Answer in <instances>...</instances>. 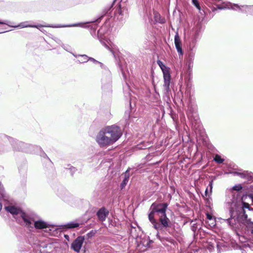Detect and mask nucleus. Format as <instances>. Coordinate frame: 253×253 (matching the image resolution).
Returning <instances> with one entry per match:
<instances>
[{
	"instance_id": "obj_16",
	"label": "nucleus",
	"mask_w": 253,
	"mask_h": 253,
	"mask_svg": "<svg viewBox=\"0 0 253 253\" xmlns=\"http://www.w3.org/2000/svg\"><path fill=\"white\" fill-rule=\"evenodd\" d=\"M109 214V211L104 208H102L98 210L97 215L98 219L102 221L105 220L106 217Z\"/></svg>"
},
{
	"instance_id": "obj_33",
	"label": "nucleus",
	"mask_w": 253,
	"mask_h": 253,
	"mask_svg": "<svg viewBox=\"0 0 253 253\" xmlns=\"http://www.w3.org/2000/svg\"><path fill=\"white\" fill-rule=\"evenodd\" d=\"M193 3L198 8L200 9V6L197 0H192Z\"/></svg>"
},
{
	"instance_id": "obj_27",
	"label": "nucleus",
	"mask_w": 253,
	"mask_h": 253,
	"mask_svg": "<svg viewBox=\"0 0 253 253\" xmlns=\"http://www.w3.org/2000/svg\"><path fill=\"white\" fill-rule=\"evenodd\" d=\"M212 183H213V180H211L210 181V183H209V186L208 187V188L206 189V191H205V195L206 196H208V188L209 187L210 188V194L212 192Z\"/></svg>"
},
{
	"instance_id": "obj_40",
	"label": "nucleus",
	"mask_w": 253,
	"mask_h": 253,
	"mask_svg": "<svg viewBox=\"0 0 253 253\" xmlns=\"http://www.w3.org/2000/svg\"><path fill=\"white\" fill-rule=\"evenodd\" d=\"M2 209V205H1V203L0 202V211H1Z\"/></svg>"
},
{
	"instance_id": "obj_34",
	"label": "nucleus",
	"mask_w": 253,
	"mask_h": 253,
	"mask_svg": "<svg viewBox=\"0 0 253 253\" xmlns=\"http://www.w3.org/2000/svg\"><path fill=\"white\" fill-rule=\"evenodd\" d=\"M193 61H188V66L189 69L193 67Z\"/></svg>"
},
{
	"instance_id": "obj_36",
	"label": "nucleus",
	"mask_w": 253,
	"mask_h": 253,
	"mask_svg": "<svg viewBox=\"0 0 253 253\" xmlns=\"http://www.w3.org/2000/svg\"><path fill=\"white\" fill-rule=\"evenodd\" d=\"M88 60L92 61H93V62H95V63H97L98 62L97 61H96L95 59H94V58H91V57H88Z\"/></svg>"
},
{
	"instance_id": "obj_39",
	"label": "nucleus",
	"mask_w": 253,
	"mask_h": 253,
	"mask_svg": "<svg viewBox=\"0 0 253 253\" xmlns=\"http://www.w3.org/2000/svg\"><path fill=\"white\" fill-rule=\"evenodd\" d=\"M62 47L64 49H65L66 50H68V48H67V46H65V45L63 44L62 45Z\"/></svg>"
},
{
	"instance_id": "obj_24",
	"label": "nucleus",
	"mask_w": 253,
	"mask_h": 253,
	"mask_svg": "<svg viewBox=\"0 0 253 253\" xmlns=\"http://www.w3.org/2000/svg\"><path fill=\"white\" fill-rule=\"evenodd\" d=\"M199 37V31L197 30H194L192 31L190 39H195L197 41Z\"/></svg>"
},
{
	"instance_id": "obj_30",
	"label": "nucleus",
	"mask_w": 253,
	"mask_h": 253,
	"mask_svg": "<svg viewBox=\"0 0 253 253\" xmlns=\"http://www.w3.org/2000/svg\"><path fill=\"white\" fill-rule=\"evenodd\" d=\"M214 243L213 242H209L208 243V245L207 246V248L210 251V252H211L214 248Z\"/></svg>"
},
{
	"instance_id": "obj_8",
	"label": "nucleus",
	"mask_w": 253,
	"mask_h": 253,
	"mask_svg": "<svg viewBox=\"0 0 253 253\" xmlns=\"http://www.w3.org/2000/svg\"><path fill=\"white\" fill-rule=\"evenodd\" d=\"M223 6L218 5L219 9L228 8L232 9L235 10H238L242 12H245L247 14L253 15V6L251 5H241L240 6L237 4H233L231 2H227L223 4Z\"/></svg>"
},
{
	"instance_id": "obj_42",
	"label": "nucleus",
	"mask_w": 253,
	"mask_h": 253,
	"mask_svg": "<svg viewBox=\"0 0 253 253\" xmlns=\"http://www.w3.org/2000/svg\"><path fill=\"white\" fill-rule=\"evenodd\" d=\"M65 237L66 238V239H68L69 238V236L68 235H65Z\"/></svg>"
},
{
	"instance_id": "obj_23",
	"label": "nucleus",
	"mask_w": 253,
	"mask_h": 253,
	"mask_svg": "<svg viewBox=\"0 0 253 253\" xmlns=\"http://www.w3.org/2000/svg\"><path fill=\"white\" fill-rule=\"evenodd\" d=\"M157 63L161 69L163 74H164V72H169V69L163 64L162 61L158 60L157 61Z\"/></svg>"
},
{
	"instance_id": "obj_22",
	"label": "nucleus",
	"mask_w": 253,
	"mask_h": 253,
	"mask_svg": "<svg viewBox=\"0 0 253 253\" xmlns=\"http://www.w3.org/2000/svg\"><path fill=\"white\" fill-rule=\"evenodd\" d=\"M154 18L156 22H159L160 23H164L165 22V19L162 18L160 14L157 12L155 13Z\"/></svg>"
},
{
	"instance_id": "obj_28",
	"label": "nucleus",
	"mask_w": 253,
	"mask_h": 253,
	"mask_svg": "<svg viewBox=\"0 0 253 253\" xmlns=\"http://www.w3.org/2000/svg\"><path fill=\"white\" fill-rule=\"evenodd\" d=\"M209 225L211 227H214L216 225V220L215 218H212L208 221Z\"/></svg>"
},
{
	"instance_id": "obj_26",
	"label": "nucleus",
	"mask_w": 253,
	"mask_h": 253,
	"mask_svg": "<svg viewBox=\"0 0 253 253\" xmlns=\"http://www.w3.org/2000/svg\"><path fill=\"white\" fill-rule=\"evenodd\" d=\"M214 161L217 164H222L224 160L222 159L219 155H215L213 159Z\"/></svg>"
},
{
	"instance_id": "obj_35",
	"label": "nucleus",
	"mask_w": 253,
	"mask_h": 253,
	"mask_svg": "<svg viewBox=\"0 0 253 253\" xmlns=\"http://www.w3.org/2000/svg\"><path fill=\"white\" fill-rule=\"evenodd\" d=\"M207 218L209 219V220H210L211 219H212V218H213V217L209 213H206Z\"/></svg>"
},
{
	"instance_id": "obj_7",
	"label": "nucleus",
	"mask_w": 253,
	"mask_h": 253,
	"mask_svg": "<svg viewBox=\"0 0 253 253\" xmlns=\"http://www.w3.org/2000/svg\"><path fill=\"white\" fill-rule=\"evenodd\" d=\"M5 210L12 214L18 223L22 226L24 222L25 216H27L30 211H24L21 209L14 206H8L4 207Z\"/></svg>"
},
{
	"instance_id": "obj_20",
	"label": "nucleus",
	"mask_w": 253,
	"mask_h": 253,
	"mask_svg": "<svg viewBox=\"0 0 253 253\" xmlns=\"http://www.w3.org/2000/svg\"><path fill=\"white\" fill-rule=\"evenodd\" d=\"M197 41L195 39H191L190 38L189 43L188 46V49L190 51H193L197 44Z\"/></svg>"
},
{
	"instance_id": "obj_29",
	"label": "nucleus",
	"mask_w": 253,
	"mask_h": 253,
	"mask_svg": "<svg viewBox=\"0 0 253 253\" xmlns=\"http://www.w3.org/2000/svg\"><path fill=\"white\" fill-rule=\"evenodd\" d=\"M194 53L193 51H191L188 54V61H193L194 59Z\"/></svg>"
},
{
	"instance_id": "obj_32",
	"label": "nucleus",
	"mask_w": 253,
	"mask_h": 253,
	"mask_svg": "<svg viewBox=\"0 0 253 253\" xmlns=\"http://www.w3.org/2000/svg\"><path fill=\"white\" fill-rule=\"evenodd\" d=\"M67 169L70 170L72 174H73L76 171V168L72 166H70L69 168H67Z\"/></svg>"
},
{
	"instance_id": "obj_37",
	"label": "nucleus",
	"mask_w": 253,
	"mask_h": 253,
	"mask_svg": "<svg viewBox=\"0 0 253 253\" xmlns=\"http://www.w3.org/2000/svg\"><path fill=\"white\" fill-rule=\"evenodd\" d=\"M118 12L120 15H123L121 7H119V8L118 10Z\"/></svg>"
},
{
	"instance_id": "obj_14",
	"label": "nucleus",
	"mask_w": 253,
	"mask_h": 253,
	"mask_svg": "<svg viewBox=\"0 0 253 253\" xmlns=\"http://www.w3.org/2000/svg\"><path fill=\"white\" fill-rule=\"evenodd\" d=\"M225 174H232L234 175H237L239 176L241 178L244 179H248L250 176V173L247 171H229L225 172Z\"/></svg>"
},
{
	"instance_id": "obj_41",
	"label": "nucleus",
	"mask_w": 253,
	"mask_h": 253,
	"mask_svg": "<svg viewBox=\"0 0 253 253\" xmlns=\"http://www.w3.org/2000/svg\"><path fill=\"white\" fill-rule=\"evenodd\" d=\"M102 17H100L99 18H98V19L96 20V21H100V19H101Z\"/></svg>"
},
{
	"instance_id": "obj_9",
	"label": "nucleus",
	"mask_w": 253,
	"mask_h": 253,
	"mask_svg": "<svg viewBox=\"0 0 253 253\" xmlns=\"http://www.w3.org/2000/svg\"><path fill=\"white\" fill-rule=\"evenodd\" d=\"M153 227L158 231H162L166 229L170 226V220L167 217V215L159 217V221L156 219L150 221Z\"/></svg>"
},
{
	"instance_id": "obj_15",
	"label": "nucleus",
	"mask_w": 253,
	"mask_h": 253,
	"mask_svg": "<svg viewBox=\"0 0 253 253\" xmlns=\"http://www.w3.org/2000/svg\"><path fill=\"white\" fill-rule=\"evenodd\" d=\"M174 44L178 54L182 55L183 50L181 47V40L178 34H176L174 36Z\"/></svg>"
},
{
	"instance_id": "obj_3",
	"label": "nucleus",
	"mask_w": 253,
	"mask_h": 253,
	"mask_svg": "<svg viewBox=\"0 0 253 253\" xmlns=\"http://www.w3.org/2000/svg\"><path fill=\"white\" fill-rule=\"evenodd\" d=\"M242 189V186L241 184H237L234 186L231 189L229 190L227 192V194L226 195L225 198V207L228 209L230 215V217L231 218V213L230 211V208L228 205L227 204V200L230 199L231 200L230 203H231V207L232 208L233 211L235 213H237V206L236 205L234 206V204H235V201L237 203H240L241 205H240V207H241L243 208L244 211H245V209H249L250 205L248 204L243 203L240 198V195L238 193V191L241 190Z\"/></svg>"
},
{
	"instance_id": "obj_21",
	"label": "nucleus",
	"mask_w": 253,
	"mask_h": 253,
	"mask_svg": "<svg viewBox=\"0 0 253 253\" xmlns=\"http://www.w3.org/2000/svg\"><path fill=\"white\" fill-rule=\"evenodd\" d=\"M129 170V169H127L125 173V178L121 184V187L122 189H123L126 185L128 181L129 176L128 174V172Z\"/></svg>"
},
{
	"instance_id": "obj_2",
	"label": "nucleus",
	"mask_w": 253,
	"mask_h": 253,
	"mask_svg": "<svg viewBox=\"0 0 253 253\" xmlns=\"http://www.w3.org/2000/svg\"><path fill=\"white\" fill-rule=\"evenodd\" d=\"M230 201L231 200L228 198L227 200V204L231 209V218H229L226 219H222V220L226 221L232 229L239 228L240 223L251 227H252L251 231V234L253 235V221H251V219L248 218L247 214H246V211H244L241 207H240L241 202L238 204V203L235 201V205L237 206V213H235L233 211L232 208L231 207V203H230Z\"/></svg>"
},
{
	"instance_id": "obj_25",
	"label": "nucleus",
	"mask_w": 253,
	"mask_h": 253,
	"mask_svg": "<svg viewBox=\"0 0 253 253\" xmlns=\"http://www.w3.org/2000/svg\"><path fill=\"white\" fill-rule=\"evenodd\" d=\"M199 37V31L197 30H194L192 31L190 39H195L197 41Z\"/></svg>"
},
{
	"instance_id": "obj_13",
	"label": "nucleus",
	"mask_w": 253,
	"mask_h": 253,
	"mask_svg": "<svg viewBox=\"0 0 253 253\" xmlns=\"http://www.w3.org/2000/svg\"><path fill=\"white\" fill-rule=\"evenodd\" d=\"M164 84L163 86L166 93H168L169 89V85L170 83V75L169 72H164L163 74Z\"/></svg>"
},
{
	"instance_id": "obj_31",
	"label": "nucleus",
	"mask_w": 253,
	"mask_h": 253,
	"mask_svg": "<svg viewBox=\"0 0 253 253\" xmlns=\"http://www.w3.org/2000/svg\"><path fill=\"white\" fill-rule=\"evenodd\" d=\"M95 231L92 230L90 232L88 233L87 234L86 236H87V237L88 238H91V237H92L93 236H94L95 235Z\"/></svg>"
},
{
	"instance_id": "obj_12",
	"label": "nucleus",
	"mask_w": 253,
	"mask_h": 253,
	"mask_svg": "<svg viewBox=\"0 0 253 253\" xmlns=\"http://www.w3.org/2000/svg\"><path fill=\"white\" fill-rule=\"evenodd\" d=\"M84 238L83 236H79L71 244V249L77 253H79L84 242Z\"/></svg>"
},
{
	"instance_id": "obj_10",
	"label": "nucleus",
	"mask_w": 253,
	"mask_h": 253,
	"mask_svg": "<svg viewBox=\"0 0 253 253\" xmlns=\"http://www.w3.org/2000/svg\"><path fill=\"white\" fill-rule=\"evenodd\" d=\"M9 140L13 143L12 145L13 148L17 150H21L27 152H30L31 150H28V149H31L34 148H36L37 149H41V148L38 146H33L30 144L25 143L23 142L18 141L12 138H10Z\"/></svg>"
},
{
	"instance_id": "obj_17",
	"label": "nucleus",
	"mask_w": 253,
	"mask_h": 253,
	"mask_svg": "<svg viewBox=\"0 0 253 253\" xmlns=\"http://www.w3.org/2000/svg\"><path fill=\"white\" fill-rule=\"evenodd\" d=\"M79 224L75 221H71L69 222L66 224L62 225L61 226L60 229H71L77 228L79 227Z\"/></svg>"
},
{
	"instance_id": "obj_6",
	"label": "nucleus",
	"mask_w": 253,
	"mask_h": 253,
	"mask_svg": "<svg viewBox=\"0 0 253 253\" xmlns=\"http://www.w3.org/2000/svg\"><path fill=\"white\" fill-rule=\"evenodd\" d=\"M168 204L166 203L156 204L153 203L150 207V213L148 215L149 220L150 221L154 218V215L156 213L159 217L166 215V210Z\"/></svg>"
},
{
	"instance_id": "obj_4",
	"label": "nucleus",
	"mask_w": 253,
	"mask_h": 253,
	"mask_svg": "<svg viewBox=\"0 0 253 253\" xmlns=\"http://www.w3.org/2000/svg\"><path fill=\"white\" fill-rule=\"evenodd\" d=\"M24 222L22 226L32 231L36 229H43L48 227L49 224L41 219L37 214L30 211L27 216H25Z\"/></svg>"
},
{
	"instance_id": "obj_38",
	"label": "nucleus",
	"mask_w": 253,
	"mask_h": 253,
	"mask_svg": "<svg viewBox=\"0 0 253 253\" xmlns=\"http://www.w3.org/2000/svg\"><path fill=\"white\" fill-rule=\"evenodd\" d=\"M0 24H6V25H8V23H7V21H3V22H0Z\"/></svg>"
},
{
	"instance_id": "obj_11",
	"label": "nucleus",
	"mask_w": 253,
	"mask_h": 253,
	"mask_svg": "<svg viewBox=\"0 0 253 253\" xmlns=\"http://www.w3.org/2000/svg\"><path fill=\"white\" fill-rule=\"evenodd\" d=\"M94 22L95 21H93L87 22L85 23H75V24H70V25H43V27H52V28H62V27H81L84 28V27H86L85 26H84V24H89V23H93V22ZM42 27H39V28H38V29H39L42 33H44L45 30H43V29H42Z\"/></svg>"
},
{
	"instance_id": "obj_5",
	"label": "nucleus",
	"mask_w": 253,
	"mask_h": 253,
	"mask_svg": "<svg viewBox=\"0 0 253 253\" xmlns=\"http://www.w3.org/2000/svg\"><path fill=\"white\" fill-rule=\"evenodd\" d=\"M106 26H102L98 31V39L100 43L111 52H114L116 45L108 38V32H105Z\"/></svg>"
},
{
	"instance_id": "obj_1",
	"label": "nucleus",
	"mask_w": 253,
	"mask_h": 253,
	"mask_svg": "<svg viewBox=\"0 0 253 253\" xmlns=\"http://www.w3.org/2000/svg\"><path fill=\"white\" fill-rule=\"evenodd\" d=\"M122 135V130L117 126H107L98 132L95 140L100 147H107L116 142Z\"/></svg>"
},
{
	"instance_id": "obj_19",
	"label": "nucleus",
	"mask_w": 253,
	"mask_h": 253,
	"mask_svg": "<svg viewBox=\"0 0 253 253\" xmlns=\"http://www.w3.org/2000/svg\"><path fill=\"white\" fill-rule=\"evenodd\" d=\"M73 56H74L75 57L79 58L78 60L77 61V62L79 63H83L87 62L88 61V57L86 55H76L73 53H72Z\"/></svg>"
},
{
	"instance_id": "obj_18",
	"label": "nucleus",
	"mask_w": 253,
	"mask_h": 253,
	"mask_svg": "<svg viewBox=\"0 0 253 253\" xmlns=\"http://www.w3.org/2000/svg\"><path fill=\"white\" fill-rule=\"evenodd\" d=\"M41 24L37 25H30L28 24L27 22H22L20 23L17 26H13V27L17 28V27H20L21 28H27V27H33V28H39V27H43ZM13 27V26H12Z\"/></svg>"
}]
</instances>
